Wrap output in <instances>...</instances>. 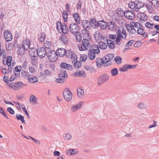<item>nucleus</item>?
<instances>
[{"label":"nucleus","instance_id":"nucleus-1","mask_svg":"<svg viewBox=\"0 0 159 159\" xmlns=\"http://www.w3.org/2000/svg\"><path fill=\"white\" fill-rule=\"evenodd\" d=\"M91 46L89 41L86 39H83L82 41V44H79L78 47L80 51L87 50Z\"/></svg>","mask_w":159,"mask_h":159},{"label":"nucleus","instance_id":"nucleus-2","mask_svg":"<svg viewBox=\"0 0 159 159\" xmlns=\"http://www.w3.org/2000/svg\"><path fill=\"white\" fill-rule=\"evenodd\" d=\"M69 29L70 31L73 34H80V32H79L80 27L77 24L72 23L70 25Z\"/></svg>","mask_w":159,"mask_h":159},{"label":"nucleus","instance_id":"nucleus-3","mask_svg":"<svg viewBox=\"0 0 159 159\" xmlns=\"http://www.w3.org/2000/svg\"><path fill=\"white\" fill-rule=\"evenodd\" d=\"M47 56L48 59L51 61H56L58 57L56 52L53 50H50L47 53Z\"/></svg>","mask_w":159,"mask_h":159},{"label":"nucleus","instance_id":"nucleus-4","mask_svg":"<svg viewBox=\"0 0 159 159\" xmlns=\"http://www.w3.org/2000/svg\"><path fill=\"white\" fill-rule=\"evenodd\" d=\"M109 76L107 74H103L97 79V84L99 86L106 82L109 80Z\"/></svg>","mask_w":159,"mask_h":159},{"label":"nucleus","instance_id":"nucleus-5","mask_svg":"<svg viewBox=\"0 0 159 159\" xmlns=\"http://www.w3.org/2000/svg\"><path fill=\"white\" fill-rule=\"evenodd\" d=\"M63 97L66 101L69 102L72 98V94L69 89L66 88L63 93Z\"/></svg>","mask_w":159,"mask_h":159},{"label":"nucleus","instance_id":"nucleus-6","mask_svg":"<svg viewBox=\"0 0 159 159\" xmlns=\"http://www.w3.org/2000/svg\"><path fill=\"white\" fill-rule=\"evenodd\" d=\"M37 49L35 48H31L29 51V54L31 60L33 61H35L37 59L38 56L37 53Z\"/></svg>","mask_w":159,"mask_h":159},{"label":"nucleus","instance_id":"nucleus-7","mask_svg":"<svg viewBox=\"0 0 159 159\" xmlns=\"http://www.w3.org/2000/svg\"><path fill=\"white\" fill-rule=\"evenodd\" d=\"M71 61L73 63L75 62L74 68L76 69L79 68L81 67V62L80 61H77V57L75 55L73 54H71Z\"/></svg>","mask_w":159,"mask_h":159},{"label":"nucleus","instance_id":"nucleus-8","mask_svg":"<svg viewBox=\"0 0 159 159\" xmlns=\"http://www.w3.org/2000/svg\"><path fill=\"white\" fill-rule=\"evenodd\" d=\"M124 15L126 18L129 20H133L135 18V14L132 11L126 10L124 13Z\"/></svg>","mask_w":159,"mask_h":159},{"label":"nucleus","instance_id":"nucleus-9","mask_svg":"<svg viewBox=\"0 0 159 159\" xmlns=\"http://www.w3.org/2000/svg\"><path fill=\"white\" fill-rule=\"evenodd\" d=\"M37 56L40 58L44 57L47 54L46 48H40L37 49Z\"/></svg>","mask_w":159,"mask_h":159},{"label":"nucleus","instance_id":"nucleus-10","mask_svg":"<svg viewBox=\"0 0 159 159\" xmlns=\"http://www.w3.org/2000/svg\"><path fill=\"white\" fill-rule=\"evenodd\" d=\"M137 17L141 23L143 21H146L148 19L147 15L144 13L141 12L137 14Z\"/></svg>","mask_w":159,"mask_h":159},{"label":"nucleus","instance_id":"nucleus-11","mask_svg":"<svg viewBox=\"0 0 159 159\" xmlns=\"http://www.w3.org/2000/svg\"><path fill=\"white\" fill-rule=\"evenodd\" d=\"M57 56H59L60 57H63L65 55L66 56H68L67 55V52H66V49L63 48H58L56 51Z\"/></svg>","mask_w":159,"mask_h":159},{"label":"nucleus","instance_id":"nucleus-12","mask_svg":"<svg viewBox=\"0 0 159 159\" xmlns=\"http://www.w3.org/2000/svg\"><path fill=\"white\" fill-rule=\"evenodd\" d=\"M4 36L5 40L7 42L11 41L12 39V36L9 30H6L4 32Z\"/></svg>","mask_w":159,"mask_h":159},{"label":"nucleus","instance_id":"nucleus-13","mask_svg":"<svg viewBox=\"0 0 159 159\" xmlns=\"http://www.w3.org/2000/svg\"><path fill=\"white\" fill-rule=\"evenodd\" d=\"M129 8L134 12H137V9L136 8V6L135 1L134 2H130L128 5Z\"/></svg>","mask_w":159,"mask_h":159},{"label":"nucleus","instance_id":"nucleus-14","mask_svg":"<svg viewBox=\"0 0 159 159\" xmlns=\"http://www.w3.org/2000/svg\"><path fill=\"white\" fill-rule=\"evenodd\" d=\"M26 86V85L22 83L21 82H17L13 86H12L13 88L15 90H18L21 87H23Z\"/></svg>","mask_w":159,"mask_h":159},{"label":"nucleus","instance_id":"nucleus-15","mask_svg":"<svg viewBox=\"0 0 159 159\" xmlns=\"http://www.w3.org/2000/svg\"><path fill=\"white\" fill-rule=\"evenodd\" d=\"M90 21L91 24V27L94 28H97L99 26V23L100 21L97 22L96 19L94 18L90 19Z\"/></svg>","mask_w":159,"mask_h":159},{"label":"nucleus","instance_id":"nucleus-16","mask_svg":"<svg viewBox=\"0 0 159 159\" xmlns=\"http://www.w3.org/2000/svg\"><path fill=\"white\" fill-rule=\"evenodd\" d=\"M82 25L83 28H87L88 30L90 29L91 27L90 21L87 20H83L82 22Z\"/></svg>","mask_w":159,"mask_h":159},{"label":"nucleus","instance_id":"nucleus-17","mask_svg":"<svg viewBox=\"0 0 159 159\" xmlns=\"http://www.w3.org/2000/svg\"><path fill=\"white\" fill-rule=\"evenodd\" d=\"M117 38L116 39V44L120 45L119 43L121 39L123 38V36L121 34V32L120 30H118L117 32Z\"/></svg>","mask_w":159,"mask_h":159},{"label":"nucleus","instance_id":"nucleus-18","mask_svg":"<svg viewBox=\"0 0 159 159\" xmlns=\"http://www.w3.org/2000/svg\"><path fill=\"white\" fill-rule=\"evenodd\" d=\"M107 26L109 30H115L117 27L114 22H109L107 23Z\"/></svg>","mask_w":159,"mask_h":159},{"label":"nucleus","instance_id":"nucleus-19","mask_svg":"<svg viewBox=\"0 0 159 159\" xmlns=\"http://www.w3.org/2000/svg\"><path fill=\"white\" fill-rule=\"evenodd\" d=\"M98 46L95 44H93L90 46V50H91L92 52H95L97 54H98L100 53V51L98 49Z\"/></svg>","mask_w":159,"mask_h":159},{"label":"nucleus","instance_id":"nucleus-20","mask_svg":"<svg viewBox=\"0 0 159 159\" xmlns=\"http://www.w3.org/2000/svg\"><path fill=\"white\" fill-rule=\"evenodd\" d=\"M126 28L128 32L130 34H134L136 32V30L131 25L127 24Z\"/></svg>","mask_w":159,"mask_h":159},{"label":"nucleus","instance_id":"nucleus-21","mask_svg":"<svg viewBox=\"0 0 159 159\" xmlns=\"http://www.w3.org/2000/svg\"><path fill=\"white\" fill-rule=\"evenodd\" d=\"M61 30L63 34H66L68 32V27L65 23H63L61 27L59 29V31Z\"/></svg>","mask_w":159,"mask_h":159},{"label":"nucleus","instance_id":"nucleus-22","mask_svg":"<svg viewBox=\"0 0 159 159\" xmlns=\"http://www.w3.org/2000/svg\"><path fill=\"white\" fill-rule=\"evenodd\" d=\"M30 42L29 40L24 41L22 43V46L25 50H27L30 47Z\"/></svg>","mask_w":159,"mask_h":159},{"label":"nucleus","instance_id":"nucleus-23","mask_svg":"<svg viewBox=\"0 0 159 159\" xmlns=\"http://www.w3.org/2000/svg\"><path fill=\"white\" fill-rule=\"evenodd\" d=\"M135 2L137 7L136 8L138 11L141 8L144 7L145 4L143 2L139 0L135 1Z\"/></svg>","mask_w":159,"mask_h":159},{"label":"nucleus","instance_id":"nucleus-24","mask_svg":"<svg viewBox=\"0 0 159 159\" xmlns=\"http://www.w3.org/2000/svg\"><path fill=\"white\" fill-rule=\"evenodd\" d=\"M73 16L75 19V22L77 24H80V18L79 14L77 13H75L73 14Z\"/></svg>","mask_w":159,"mask_h":159},{"label":"nucleus","instance_id":"nucleus-25","mask_svg":"<svg viewBox=\"0 0 159 159\" xmlns=\"http://www.w3.org/2000/svg\"><path fill=\"white\" fill-rule=\"evenodd\" d=\"M104 57L105 60L106 61L105 63H106L110 61V60L113 58L114 57V55L113 54H109L105 56Z\"/></svg>","mask_w":159,"mask_h":159},{"label":"nucleus","instance_id":"nucleus-26","mask_svg":"<svg viewBox=\"0 0 159 159\" xmlns=\"http://www.w3.org/2000/svg\"><path fill=\"white\" fill-rule=\"evenodd\" d=\"M109 48L112 49H114L115 47V44L113 42L111 39H108L107 41Z\"/></svg>","mask_w":159,"mask_h":159},{"label":"nucleus","instance_id":"nucleus-27","mask_svg":"<svg viewBox=\"0 0 159 159\" xmlns=\"http://www.w3.org/2000/svg\"><path fill=\"white\" fill-rule=\"evenodd\" d=\"M100 22L99 23V26L101 29L102 30L105 29L107 26V24L104 21V20L99 21Z\"/></svg>","mask_w":159,"mask_h":159},{"label":"nucleus","instance_id":"nucleus-28","mask_svg":"<svg viewBox=\"0 0 159 159\" xmlns=\"http://www.w3.org/2000/svg\"><path fill=\"white\" fill-rule=\"evenodd\" d=\"M83 102H80L78 104L72 106L71 107V109L72 111L75 112L81 106V103H83Z\"/></svg>","mask_w":159,"mask_h":159},{"label":"nucleus","instance_id":"nucleus-29","mask_svg":"<svg viewBox=\"0 0 159 159\" xmlns=\"http://www.w3.org/2000/svg\"><path fill=\"white\" fill-rule=\"evenodd\" d=\"M17 48L18 49L17 52L20 55H22L24 53V49L23 48V47L20 45H17Z\"/></svg>","mask_w":159,"mask_h":159},{"label":"nucleus","instance_id":"nucleus-30","mask_svg":"<svg viewBox=\"0 0 159 159\" xmlns=\"http://www.w3.org/2000/svg\"><path fill=\"white\" fill-rule=\"evenodd\" d=\"M98 46L99 48L101 49H106L107 47V44L106 43L103 42H100L98 43Z\"/></svg>","mask_w":159,"mask_h":159},{"label":"nucleus","instance_id":"nucleus-31","mask_svg":"<svg viewBox=\"0 0 159 159\" xmlns=\"http://www.w3.org/2000/svg\"><path fill=\"white\" fill-rule=\"evenodd\" d=\"M59 78H67L68 75L66 71L65 70H61L58 75Z\"/></svg>","mask_w":159,"mask_h":159},{"label":"nucleus","instance_id":"nucleus-32","mask_svg":"<svg viewBox=\"0 0 159 159\" xmlns=\"http://www.w3.org/2000/svg\"><path fill=\"white\" fill-rule=\"evenodd\" d=\"M105 62L102 59L98 58L96 59V63L98 67L100 66L102 64L105 63Z\"/></svg>","mask_w":159,"mask_h":159},{"label":"nucleus","instance_id":"nucleus-33","mask_svg":"<svg viewBox=\"0 0 159 159\" xmlns=\"http://www.w3.org/2000/svg\"><path fill=\"white\" fill-rule=\"evenodd\" d=\"M60 39L62 41V42L64 44H67L69 42L68 39L64 35V34L61 35L60 38Z\"/></svg>","mask_w":159,"mask_h":159},{"label":"nucleus","instance_id":"nucleus-34","mask_svg":"<svg viewBox=\"0 0 159 159\" xmlns=\"http://www.w3.org/2000/svg\"><path fill=\"white\" fill-rule=\"evenodd\" d=\"M95 52L89 50L88 53L89 57L91 60H93L95 57Z\"/></svg>","mask_w":159,"mask_h":159},{"label":"nucleus","instance_id":"nucleus-35","mask_svg":"<svg viewBox=\"0 0 159 159\" xmlns=\"http://www.w3.org/2000/svg\"><path fill=\"white\" fill-rule=\"evenodd\" d=\"M28 81L29 82L33 83H34L36 82H38V80L37 79L35 76H32L30 77H28Z\"/></svg>","mask_w":159,"mask_h":159},{"label":"nucleus","instance_id":"nucleus-36","mask_svg":"<svg viewBox=\"0 0 159 159\" xmlns=\"http://www.w3.org/2000/svg\"><path fill=\"white\" fill-rule=\"evenodd\" d=\"M116 13L119 16H122L124 15V11L121 8H118L116 11Z\"/></svg>","mask_w":159,"mask_h":159},{"label":"nucleus","instance_id":"nucleus-37","mask_svg":"<svg viewBox=\"0 0 159 159\" xmlns=\"http://www.w3.org/2000/svg\"><path fill=\"white\" fill-rule=\"evenodd\" d=\"M111 72L112 76H115L118 74V71L117 69L115 68L111 69Z\"/></svg>","mask_w":159,"mask_h":159},{"label":"nucleus","instance_id":"nucleus-38","mask_svg":"<svg viewBox=\"0 0 159 159\" xmlns=\"http://www.w3.org/2000/svg\"><path fill=\"white\" fill-rule=\"evenodd\" d=\"M16 118L18 120H20L23 123L25 124L26 123L24 120V116H23L20 114H19L18 115L16 114Z\"/></svg>","mask_w":159,"mask_h":159},{"label":"nucleus","instance_id":"nucleus-39","mask_svg":"<svg viewBox=\"0 0 159 159\" xmlns=\"http://www.w3.org/2000/svg\"><path fill=\"white\" fill-rule=\"evenodd\" d=\"M96 35L95 36V38L96 39L98 40L100 39V40H103L104 39V37H102V35L99 33L98 32V33L96 32Z\"/></svg>","mask_w":159,"mask_h":159},{"label":"nucleus","instance_id":"nucleus-40","mask_svg":"<svg viewBox=\"0 0 159 159\" xmlns=\"http://www.w3.org/2000/svg\"><path fill=\"white\" fill-rule=\"evenodd\" d=\"M75 149H70L66 151V153L69 155H74L76 153V152Z\"/></svg>","mask_w":159,"mask_h":159},{"label":"nucleus","instance_id":"nucleus-41","mask_svg":"<svg viewBox=\"0 0 159 159\" xmlns=\"http://www.w3.org/2000/svg\"><path fill=\"white\" fill-rule=\"evenodd\" d=\"M63 17L64 22H66L67 20L68 14L66 11L63 10L62 13Z\"/></svg>","mask_w":159,"mask_h":159},{"label":"nucleus","instance_id":"nucleus-42","mask_svg":"<svg viewBox=\"0 0 159 159\" xmlns=\"http://www.w3.org/2000/svg\"><path fill=\"white\" fill-rule=\"evenodd\" d=\"M114 60L117 64H120L122 62L121 58L119 56L116 57L114 58Z\"/></svg>","mask_w":159,"mask_h":159},{"label":"nucleus","instance_id":"nucleus-43","mask_svg":"<svg viewBox=\"0 0 159 159\" xmlns=\"http://www.w3.org/2000/svg\"><path fill=\"white\" fill-rule=\"evenodd\" d=\"M63 137L64 140H68L71 138V135L69 134H63Z\"/></svg>","mask_w":159,"mask_h":159},{"label":"nucleus","instance_id":"nucleus-44","mask_svg":"<svg viewBox=\"0 0 159 159\" xmlns=\"http://www.w3.org/2000/svg\"><path fill=\"white\" fill-rule=\"evenodd\" d=\"M12 59V57L10 56H8L7 58L6 64L8 66H10L11 65Z\"/></svg>","mask_w":159,"mask_h":159},{"label":"nucleus","instance_id":"nucleus-45","mask_svg":"<svg viewBox=\"0 0 159 159\" xmlns=\"http://www.w3.org/2000/svg\"><path fill=\"white\" fill-rule=\"evenodd\" d=\"M141 28L140 27V28H139L137 30V32L139 34L143 36V35H144L145 34V32L144 30Z\"/></svg>","mask_w":159,"mask_h":159},{"label":"nucleus","instance_id":"nucleus-46","mask_svg":"<svg viewBox=\"0 0 159 159\" xmlns=\"http://www.w3.org/2000/svg\"><path fill=\"white\" fill-rule=\"evenodd\" d=\"M37 99L34 95H31L30 98V102H36Z\"/></svg>","mask_w":159,"mask_h":159},{"label":"nucleus","instance_id":"nucleus-47","mask_svg":"<svg viewBox=\"0 0 159 159\" xmlns=\"http://www.w3.org/2000/svg\"><path fill=\"white\" fill-rule=\"evenodd\" d=\"M45 38V34L44 33H41L39 39L40 42H43L44 41Z\"/></svg>","mask_w":159,"mask_h":159},{"label":"nucleus","instance_id":"nucleus-48","mask_svg":"<svg viewBox=\"0 0 159 159\" xmlns=\"http://www.w3.org/2000/svg\"><path fill=\"white\" fill-rule=\"evenodd\" d=\"M145 25L147 28L151 29L153 28V26L155 25V24L153 23H150V22H147L145 24Z\"/></svg>","mask_w":159,"mask_h":159},{"label":"nucleus","instance_id":"nucleus-49","mask_svg":"<svg viewBox=\"0 0 159 159\" xmlns=\"http://www.w3.org/2000/svg\"><path fill=\"white\" fill-rule=\"evenodd\" d=\"M126 66V69L127 70V69H131V68H136L137 66V64L136 65H128L127 64L125 65Z\"/></svg>","mask_w":159,"mask_h":159},{"label":"nucleus","instance_id":"nucleus-50","mask_svg":"<svg viewBox=\"0 0 159 159\" xmlns=\"http://www.w3.org/2000/svg\"><path fill=\"white\" fill-rule=\"evenodd\" d=\"M131 25L133 26V27H135V28H138V25H139V27H142V25H141L139 23L136 22H133L132 24H131Z\"/></svg>","mask_w":159,"mask_h":159},{"label":"nucleus","instance_id":"nucleus-51","mask_svg":"<svg viewBox=\"0 0 159 159\" xmlns=\"http://www.w3.org/2000/svg\"><path fill=\"white\" fill-rule=\"evenodd\" d=\"M21 74L22 75L25 77H30L29 75V73L28 72L25 71L24 70H22L21 72Z\"/></svg>","mask_w":159,"mask_h":159},{"label":"nucleus","instance_id":"nucleus-52","mask_svg":"<svg viewBox=\"0 0 159 159\" xmlns=\"http://www.w3.org/2000/svg\"><path fill=\"white\" fill-rule=\"evenodd\" d=\"M139 107L141 109L146 108L147 106L146 104L143 103H140L138 105Z\"/></svg>","mask_w":159,"mask_h":159},{"label":"nucleus","instance_id":"nucleus-53","mask_svg":"<svg viewBox=\"0 0 159 159\" xmlns=\"http://www.w3.org/2000/svg\"><path fill=\"white\" fill-rule=\"evenodd\" d=\"M65 80L64 78H57L55 80V81L57 83H62L65 81Z\"/></svg>","mask_w":159,"mask_h":159},{"label":"nucleus","instance_id":"nucleus-54","mask_svg":"<svg viewBox=\"0 0 159 159\" xmlns=\"http://www.w3.org/2000/svg\"><path fill=\"white\" fill-rule=\"evenodd\" d=\"M79 90H80V91L77 90V94L78 96L81 97V96H83L84 95V90H83L82 89H80Z\"/></svg>","mask_w":159,"mask_h":159},{"label":"nucleus","instance_id":"nucleus-55","mask_svg":"<svg viewBox=\"0 0 159 159\" xmlns=\"http://www.w3.org/2000/svg\"><path fill=\"white\" fill-rule=\"evenodd\" d=\"M22 67L20 66H16L14 69L15 71L17 72H20L22 70Z\"/></svg>","mask_w":159,"mask_h":159},{"label":"nucleus","instance_id":"nucleus-56","mask_svg":"<svg viewBox=\"0 0 159 159\" xmlns=\"http://www.w3.org/2000/svg\"><path fill=\"white\" fill-rule=\"evenodd\" d=\"M80 34H76V40L78 42H79L81 40L82 37L80 35Z\"/></svg>","mask_w":159,"mask_h":159},{"label":"nucleus","instance_id":"nucleus-57","mask_svg":"<svg viewBox=\"0 0 159 159\" xmlns=\"http://www.w3.org/2000/svg\"><path fill=\"white\" fill-rule=\"evenodd\" d=\"M134 40H131L128 41L126 44L125 47H129L134 42Z\"/></svg>","mask_w":159,"mask_h":159},{"label":"nucleus","instance_id":"nucleus-58","mask_svg":"<svg viewBox=\"0 0 159 159\" xmlns=\"http://www.w3.org/2000/svg\"><path fill=\"white\" fill-rule=\"evenodd\" d=\"M7 111L11 114H13L15 113L14 111L10 107H8L7 109Z\"/></svg>","mask_w":159,"mask_h":159},{"label":"nucleus","instance_id":"nucleus-59","mask_svg":"<svg viewBox=\"0 0 159 159\" xmlns=\"http://www.w3.org/2000/svg\"><path fill=\"white\" fill-rule=\"evenodd\" d=\"M0 113H1L3 116L7 118L8 119H9L6 115L3 109L1 107H0Z\"/></svg>","mask_w":159,"mask_h":159},{"label":"nucleus","instance_id":"nucleus-60","mask_svg":"<svg viewBox=\"0 0 159 159\" xmlns=\"http://www.w3.org/2000/svg\"><path fill=\"white\" fill-rule=\"evenodd\" d=\"M141 45V41H136L134 44V46L135 47H139Z\"/></svg>","mask_w":159,"mask_h":159},{"label":"nucleus","instance_id":"nucleus-61","mask_svg":"<svg viewBox=\"0 0 159 159\" xmlns=\"http://www.w3.org/2000/svg\"><path fill=\"white\" fill-rule=\"evenodd\" d=\"M119 70L120 71L122 72L126 71H127L126 65H125L123 67L119 68Z\"/></svg>","mask_w":159,"mask_h":159},{"label":"nucleus","instance_id":"nucleus-62","mask_svg":"<svg viewBox=\"0 0 159 159\" xmlns=\"http://www.w3.org/2000/svg\"><path fill=\"white\" fill-rule=\"evenodd\" d=\"M22 109L24 111L25 113V114L26 115L28 118V119H29L30 118L29 115L25 107H22Z\"/></svg>","mask_w":159,"mask_h":159},{"label":"nucleus","instance_id":"nucleus-63","mask_svg":"<svg viewBox=\"0 0 159 159\" xmlns=\"http://www.w3.org/2000/svg\"><path fill=\"white\" fill-rule=\"evenodd\" d=\"M82 3L80 1H79V2L78 3L77 5L76 9L79 10L81 9V7Z\"/></svg>","mask_w":159,"mask_h":159},{"label":"nucleus","instance_id":"nucleus-64","mask_svg":"<svg viewBox=\"0 0 159 159\" xmlns=\"http://www.w3.org/2000/svg\"><path fill=\"white\" fill-rule=\"evenodd\" d=\"M66 66H68V64L65 62H63L60 64V67L62 68L66 69Z\"/></svg>","mask_w":159,"mask_h":159}]
</instances>
